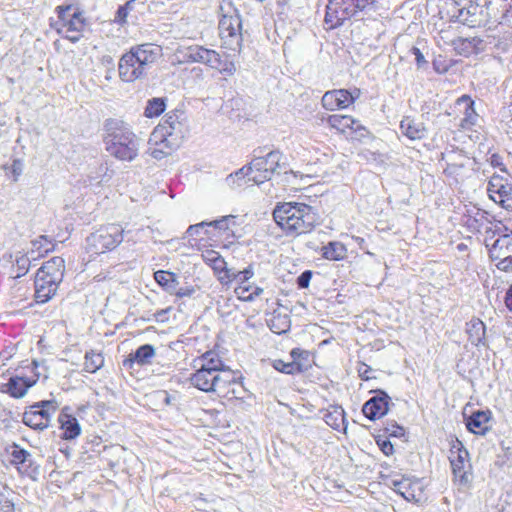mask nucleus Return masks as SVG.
<instances>
[{"label":"nucleus","mask_w":512,"mask_h":512,"mask_svg":"<svg viewBox=\"0 0 512 512\" xmlns=\"http://www.w3.org/2000/svg\"><path fill=\"white\" fill-rule=\"evenodd\" d=\"M273 218L287 236H299L311 232L317 224V213L305 203L284 202L273 210Z\"/></svg>","instance_id":"f257e3e1"},{"label":"nucleus","mask_w":512,"mask_h":512,"mask_svg":"<svg viewBox=\"0 0 512 512\" xmlns=\"http://www.w3.org/2000/svg\"><path fill=\"white\" fill-rule=\"evenodd\" d=\"M105 131L104 143L111 156L122 161H133L138 156L140 139L128 125L117 119H108Z\"/></svg>","instance_id":"f03ea898"},{"label":"nucleus","mask_w":512,"mask_h":512,"mask_svg":"<svg viewBox=\"0 0 512 512\" xmlns=\"http://www.w3.org/2000/svg\"><path fill=\"white\" fill-rule=\"evenodd\" d=\"M160 54V46L152 43L131 47L119 60V77L125 82H133L144 77Z\"/></svg>","instance_id":"7ed1b4c3"},{"label":"nucleus","mask_w":512,"mask_h":512,"mask_svg":"<svg viewBox=\"0 0 512 512\" xmlns=\"http://www.w3.org/2000/svg\"><path fill=\"white\" fill-rule=\"evenodd\" d=\"M377 0H328L324 22L327 29H335L346 20L374 10Z\"/></svg>","instance_id":"20e7f679"},{"label":"nucleus","mask_w":512,"mask_h":512,"mask_svg":"<svg viewBox=\"0 0 512 512\" xmlns=\"http://www.w3.org/2000/svg\"><path fill=\"white\" fill-rule=\"evenodd\" d=\"M219 36L223 45L233 51H240L242 46V21L238 10L231 4L220 6Z\"/></svg>","instance_id":"39448f33"},{"label":"nucleus","mask_w":512,"mask_h":512,"mask_svg":"<svg viewBox=\"0 0 512 512\" xmlns=\"http://www.w3.org/2000/svg\"><path fill=\"white\" fill-rule=\"evenodd\" d=\"M186 128L176 112L166 114L165 119L152 132L150 142L161 143L169 149L180 146L185 137Z\"/></svg>","instance_id":"423d86ee"},{"label":"nucleus","mask_w":512,"mask_h":512,"mask_svg":"<svg viewBox=\"0 0 512 512\" xmlns=\"http://www.w3.org/2000/svg\"><path fill=\"white\" fill-rule=\"evenodd\" d=\"M191 384L206 393L217 392L226 395L228 387L236 383L235 374L232 371L213 373L203 369H197L190 377Z\"/></svg>","instance_id":"0eeeda50"},{"label":"nucleus","mask_w":512,"mask_h":512,"mask_svg":"<svg viewBox=\"0 0 512 512\" xmlns=\"http://www.w3.org/2000/svg\"><path fill=\"white\" fill-rule=\"evenodd\" d=\"M56 11L61 22V28L57 32L70 42L77 43L87 26L83 12L79 8L74 9L72 4L57 6Z\"/></svg>","instance_id":"6e6552de"},{"label":"nucleus","mask_w":512,"mask_h":512,"mask_svg":"<svg viewBox=\"0 0 512 512\" xmlns=\"http://www.w3.org/2000/svg\"><path fill=\"white\" fill-rule=\"evenodd\" d=\"M123 233L118 224L103 226L86 238V249L96 255L111 251L123 241Z\"/></svg>","instance_id":"1a4fd4ad"},{"label":"nucleus","mask_w":512,"mask_h":512,"mask_svg":"<svg viewBox=\"0 0 512 512\" xmlns=\"http://www.w3.org/2000/svg\"><path fill=\"white\" fill-rule=\"evenodd\" d=\"M281 159L280 151H270L266 156L255 157L247 166V172L250 173L248 181L257 185L269 181L281 168Z\"/></svg>","instance_id":"9d476101"},{"label":"nucleus","mask_w":512,"mask_h":512,"mask_svg":"<svg viewBox=\"0 0 512 512\" xmlns=\"http://www.w3.org/2000/svg\"><path fill=\"white\" fill-rule=\"evenodd\" d=\"M57 410L58 403L55 400L34 403L23 413L22 422L32 429L44 430L50 425L51 418Z\"/></svg>","instance_id":"9b49d317"},{"label":"nucleus","mask_w":512,"mask_h":512,"mask_svg":"<svg viewBox=\"0 0 512 512\" xmlns=\"http://www.w3.org/2000/svg\"><path fill=\"white\" fill-rule=\"evenodd\" d=\"M491 0H469L459 11V17L471 27L487 25L491 18Z\"/></svg>","instance_id":"f8f14e48"},{"label":"nucleus","mask_w":512,"mask_h":512,"mask_svg":"<svg viewBox=\"0 0 512 512\" xmlns=\"http://www.w3.org/2000/svg\"><path fill=\"white\" fill-rule=\"evenodd\" d=\"M489 247V256L498 270L512 271V233L500 235Z\"/></svg>","instance_id":"ddd939ff"},{"label":"nucleus","mask_w":512,"mask_h":512,"mask_svg":"<svg viewBox=\"0 0 512 512\" xmlns=\"http://www.w3.org/2000/svg\"><path fill=\"white\" fill-rule=\"evenodd\" d=\"M450 462L453 474L461 484H467L471 481V463L469 452L463 444L457 440L450 450Z\"/></svg>","instance_id":"4468645a"},{"label":"nucleus","mask_w":512,"mask_h":512,"mask_svg":"<svg viewBox=\"0 0 512 512\" xmlns=\"http://www.w3.org/2000/svg\"><path fill=\"white\" fill-rule=\"evenodd\" d=\"M487 192L489 197L507 210H512V183L501 175L491 176Z\"/></svg>","instance_id":"2eb2a0df"},{"label":"nucleus","mask_w":512,"mask_h":512,"mask_svg":"<svg viewBox=\"0 0 512 512\" xmlns=\"http://www.w3.org/2000/svg\"><path fill=\"white\" fill-rule=\"evenodd\" d=\"M374 392L375 395L367 400L362 407L363 414L372 421L384 417L391 404V398L385 391L378 389Z\"/></svg>","instance_id":"dca6fc26"},{"label":"nucleus","mask_w":512,"mask_h":512,"mask_svg":"<svg viewBox=\"0 0 512 512\" xmlns=\"http://www.w3.org/2000/svg\"><path fill=\"white\" fill-rule=\"evenodd\" d=\"M39 377V372H36L33 377L12 376L7 383H0V392L7 393L13 398H22L28 389L36 384Z\"/></svg>","instance_id":"f3484780"},{"label":"nucleus","mask_w":512,"mask_h":512,"mask_svg":"<svg viewBox=\"0 0 512 512\" xmlns=\"http://www.w3.org/2000/svg\"><path fill=\"white\" fill-rule=\"evenodd\" d=\"M394 491L409 502H420L423 498V486L418 479L402 476L392 481Z\"/></svg>","instance_id":"a211bd4d"},{"label":"nucleus","mask_w":512,"mask_h":512,"mask_svg":"<svg viewBox=\"0 0 512 512\" xmlns=\"http://www.w3.org/2000/svg\"><path fill=\"white\" fill-rule=\"evenodd\" d=\"M62 281L41 276L36 273L35 276V298L38 303H46L57 292L58 286Z\"/></svg>","instance_id":"6ab92c4d"},{"label":"nucleus","mask_w":512,"mask_h":512,"mask_svg":"<svg viewBox=\"0 0 512 512\" xmlns=\"http://www.w3.org/2000/svg\"><path fill=\"white\" fill-rule=\"evenodd\" d=\"M475 102L469 95H462L455 102V107L463 114V118L460 122V127L463 129H469L476 125L478 120V114L475 111Z\"/></svg>","instance_id":"aec40b11"},{"label":"nucleus","mask_w":512,"mask_h":512,"mask_svg":"<svg viewBox=\"0 0 512 512\" xmlns=\"http://www.w3.org/2000/svg\"><path fill=\"white\" fill-rule=\"evenodd\" d=\"M491 412L478 410L466 418L467 429L476 435L484 436L491 429Z\"/></svg>","instance_id":"412c9836"},{"label":"nucleus","mask_w":512,"mask_h":512,"mask_svg":"<svg viewBox=\"0 0 512 512\" xmlns=\"http://www.w3.org/2000/svg\"><path fill=\"white\" fill-rule=\"evenodd\" d=\"M156 351L153 345L144 344L136 349L135 352L130 353L129 356L123 360V366L127 369H132L134 364L139 366H146L152 363Z\"/></svg>","instance_id":"4be33fe9"},{"label":"nucleus","mask_w":512,"mask_h":512,"mask_svg":"<svg viewBox=\"0 0 512 512\" xmlns=\"http://www.w3.org/2000/svg\"><path fill=\"white\" fill-rule=\"evenodd\" d=\"M400 130L410 140H421L427 136V129L424 123L411 117H404L402 119Z\"/></svg>","instance_id":"5701e85b"},{"label":"nucleus","mask_w":512,"mask_h":512,"mask_svg":"<svg viewBox=\"0 0 512 512\" xmlns=\"http://www.w3.org/2000/svg\"><path fill=\"white\" fill-rule=\"evenodd\" d=\"M65 271V261L62 257L56 256L46 261L37 271L41 276H45L56 281H62Z\"/></svg>","instance_id":"b1692460"},{"label":"nucleus","mask_w":512,"mask_h":512,"mask_svg":"<svg viewBox=\"0 0 512 512\" xmlns=\"http://www.w3.org/2000/svg\"><path fill=\"white\" fill-rule=\"evenodd\" d=\"M60 428L63 430L62 438L65 440H72L78 437L81 433V427L76 417L68 414L62 410L58 416Z\"/></svg>","instance_id":"393cba45"},{"label":"nucleus","mask_w":512,"mask_h":512,"mask_svg":"<svg viewBox=\"0 0 512 512\" xmlns=\"http://www.w3.org/2000/svg\"><path fill=\"white\" fill-rule=\"evenodd\" d=\"M466 332L468 334L469 341L474 346L485 345V332L486 328L484 323L478 319L473 318L466 324Z\"/></svg>","instance_id":"a878e982"},{"label":"nucleus","mask_w":512,"mask_h":512,"mask_svg":"<svg viewBox=\"0 0 512 512\" xmlns=\"http://www.w3.org/2000/svg\"><path fill=\"white\" fill-rule=\"evenodd\" d=\"M224 367H225V365H224L223 361L221 360V358L217 354L209 351V352H206L205 354H203V356L201 358V365L198 369H203V370L210 371L213 373H222L224 371H231L230 369H225Z\"/></svg>","instance_id":"bb28decb"},{"label":"nucleus","mask_w":512,"mask_h":512,"mask_svg":"<svg viewBox=\"0 0 512 512\" xmlns=\"http://www.w3.org/2000/svg\"><path fill=\"white\" fill-rule=\"evenodd\" d=\"M267 324L273 333L280 335L290 330L291 320L287 314L274 312Z\"/></svg>","instance_id":"cd10ccee"},{"label":"nucleus","mask_w":512,"mask_h":512,"mask_svg":"<svg viewBox=\"0 0 512 512\" xmlns=\"http://www.w3.org/2000/svg\"><path fill=\"white\" fill-rule=\"evenodd\" d=\"M347 255V249L344 244L337 241L329 242L322 248V256L328 260H342Z\"/></svg>","instance_id":"c85d7f7f"},{"label":"nucleus","mask_w":512,"mask_h":512,"mask_svg":"<svg viewBox=\"0 0 512 512\" xmlns=\"http://www.w3.org/2000/svg\"><path fill=\"white\" fill-rule=\"evenodd\" d=\"M327 123L331 128L338 130L340 133H346L347 130L354 128L356 119L349 115H330Z\"/></svg>","instance_id":"c756f323"},{"label":"nucleus","mask_w":512,"mask_h":512,"mask_svg":"<svg viewBox=\"0 0 512 512\" xmlns=\"http://www.w3.org/2000/svg\"><path fill=\"white\" fill-rule=\"evenodd\" d=\"M155 281L167 292L173 294L178 286L177 277L174 273L164 270H158L154 273Z\"/></svg>","instance_id":"7c9ffc66"},{"label":"nucleus","mask_w":512,"mask_h":512,"mask_svg":"<svg viewBox=\"0 0 512 512\" xmlns=\"http://www.w3.org/2000/svg\"><path fill=\"white\" fill-rule=\"evenodd\" d=\"M324 420L327 425L335 430H340L345 423V413L342 407L333 406L324 414Z\"/></svg>","instance_id":"2f4dec72"},{"label":"nucleus","mask_w":512,"mask_h":512,"mask_svg":"<svg viewBox=\"0 0 512 512\" xmlns=\"http://www.w3.org/2000/svg\"><path fill=\"white\" fill-rule=\"evenodd\" d=\"M104 365V357L100 352L87 351L84 357V370L88 373H95Z\"/></svg>","instance_id":"473e14b6"},{"label":"nucleus","mask_w":512,"mask_h":512,"mask_svg":"<svg viewBox=\"0 0 512 512\" xmlns=\"http://www.w3.org/2000/svg\"><path fill=\"white\" fill-rule=\"evenodd\" d=\"M360 90L355 88L354 90L338 89L337 90V104L338 109H345L354 103L356 99L360 97Z\"/></svg>","instance_id":"72a5a7b5"},{"label":"nucleus","mask_w":512,"mask_h":512,"mask_svg":"<svg viewBox=\"0 0 512 512\" xmlns=\"http://www.w3.org/2000/svg\"><path fill=\"white\" fill-rule=\"evenodd\" d=\"M166 99L156 97L148 100L144 115L147 118L157 117L165 111Z\"/></svg>","instance_id":"f704fd0d"},{"label":"nucleus","mask_w":512,"mask_h":512,"mask_svg":"<svg viewBox=\"0 0 512 512\" xmlns=\"http://www.w3.org/2000/svg\"><path fill=\"white\" fill-rule=\"evenodd\" d=\"M246 177L249 178L250 173L247 172V166H243L236 172L229 174L226 177L225 182L227 186H229L232 189H235L243 186L247 182Z\"/></svg>","instance_id":"c9c22d12"},{"label":"nucleus","mask_w":512,"mask_h":512,"mask_svg":"<svg viewBox=\"0 0 512 512\" xmlns=\"http://www.w3.org/2000/svg\"><path fill=\"white\" fill-rule=\"evenodd\" d=\"M205 262L210 265L216 273H222L225 270L226 262L224 258L216 251L209 250L203 255Z\"/></svg>","instance_id":"e433bc0d"},{"label":"nucleus","mask_w":512,"mask_h":512,"mask_svg":"<svg viewBox=\"0 0 512 512\" xmlns=\"http://www.w3.org/2000/svg\"><path fill=\"white\" fill-rule=\"evenodd\" d=\"M43 242H45V243L47 242V239H46L45 236H40L38 239L33 240L31 242L32 243V249H31V251L28 254H30L32 256L33 260H36V258L38 256L43 255V253H48L49 251L52 250V247H48Z\"/></svg>","instance_id":"4c0bfd02"},{"label":"nucleus","mask_w":512,"mask_h":512,"mask_svg":"<svg viewBox=\"0 0 512 512\" xmlns=\"http://www.w3.org/2000/svg\"><path fill=\"white\" fill-rule=\"evenodd\" d=\"M10 456L12 458L11 462L13 464H24L27 461H30L31 454L27 450L14 444L11 447Z\"/></svg>","instance_id":"58836bf2"},{"label":"nucleus","mask_w":512,"mask_h":512,"mask_svg":"<svg viewBox=\"0 0 512 512\" xmlns=\"http://www.w3.org/2000/svg\"><path fill=\"white\" fill-rule=\"evenodd\" d=\"M273 367L282 373L285 374H294L296 372H300V365L298 363L292 362H285L283 360L277 359L273 362Z\"/></svg>","instance_id":"ea45409f"},{"label":"nucleus","mask_w":512,"mask_h":512,"mask_svg":"<svg viewBox=\"0 0 512 512\" xmlns=\"http://www.w3.org/2000/svg\"><path fill=\"white\" fill-rule=\"evenodd\" d=\"M204 55L203 64H206L213 69H220L222 60L219 53H217L215 50L205 48Z\"/></svg>","instance_id":"a19ab883"},{"label":"nucleus","mask_w":512,"mask_h":512,"mask_svg":"<svg viewBox=\"0 0 512 512\" xmlns=\"http://www.w3.org/2000/svg\"><path fill=\"white\" fill-rule=\"evenodd\" d=\"M337 90L327 91L321 99L322 106L326 110L334 111L338 109Z\"/></svg>","instance_id":"79ce46f5"},{"label":"nucleus","mask_w":512,"mask_h":512,"mask_svg":"<svg viewBox=\"0 0 512 512\" xmlns=\"http://www.w3.org/2000/svg\"><path fill=\"white\" fill-rule=\"evenodd\" d=\"M32 256L30 254L22 255L16 259L17 275L16 277L24 276L31 265Z\"/></svg>","instance_id":"37998d69"},{"label":"nucleus","mask_w":512,"mask_h":512,"mask_svg":"<svg viewBox=\"0 0 512 512\" xmlns=\"http://www.w3.org/2000/svg\"><path fill=\"white\" fill-rule=\"evenodd\" d=\"M204 53H205L204 47L195 45V46H191L187 49L186 57L191 62L203 63L204 56H205Z\"/></svg>","instance_id":"c03bdc74"},{"label":"nucleus","mask_w":512,"mask_h":512,"mask_svg":"<svg viewBox=\"0 0 512 512\" xmlns=\"http://www.w3.org/2000/svg\"><path fill=\"white\" fill-rule=\"evenodd\" d=\"M14 492L6 485L0 486V508L14 507L12 495Z\"/></svg>","instance_id":"a18cd8bd"},{"label":"nucleus","mask_w":512,"mask_h":512,"mask_svg":"<svg viewBox=\"0 0 512 512\" xmlns=\"http://www.w3.org/2000/svg\"><path fill=\"white\" fill-rule=\"evenodd\" d=\"M350 130L354 134V138L359 141L371 137L370 131L365 126H363L358 120H356L354 128H351Z\"/></svg>","instance_id":"49530a36"},{"label":"nucleus","mask_w":512,"mask_h":512,"mask_svg":"<svg viewBox=\"0 0 512 512\" xmlns=\"http://www.w3.org/2000/svg\"><path fill=\"white\" fill-rule=\"evenodd\" d=\"M385 434L393 437H399L404 434V429L402 426L398 425L396 422L387 423L384 427Z\"/></svg>","instance_id":"de8ad7c7"},{"label":"nucleus","mask_w":512,"mask_h":512,"mask_svg":"<svg viewBox=\"0 0 512 512\" xmlns=\"http://www.w3.org/2000/svg\"><path fill=\"white\" fill-rule=\"evenodd\" d=\"M312 271L311 270H305L303 271L297 278L296 283L299 289H305L308 288L311 278H312Z\"/></svg>","instance_id":"09e8293b"},{"label":"nucleus","mask_w":512,"mask_h":512,"mask_svg":"<svg viewBox=\"0 0 512 512\" xmlns=\"http://www.w3.org/2000/svg\"><path fill=\"white\" fill-rule=\"evenodd\" d=\"M132 1H128L125 5L123 6H120L118 9H117V12H116V21L119 22V23H123L126 21V18L128 16V11L132 8Z\"/></svg>","instance_id":"8fccbe9b"},{"label":"nucleus","mask_w":512,"mask_h":512,"mask_svg":"<svg viewBox=\"0 0 512 512\" xmlns=\"http://www.w3.org/2000/svg\"><path fill=\"white\" fill-rule=\"evenodd\" d=\"M377 445L380 450L386 455L390 456L394 452V447L392 443L387 439H382L380 436L376 439Z\"/></svg>","instance_id":"3c124183"},{"label":"nucleus","mask_w":512,"mask_h":512,"mask_svg":"<svg viewBox=\"0 0 512 512\" xmlns=\"http://www.w3.org/2000/svg\"><path fill=\"white\" fill-rule=\"evenodd\" d=\"M357 372H358L359 377L364 381H368L373 378L370 375L372 372V368L363 362L358 363Z\"/></svg>","instance_id":"603ef678"},{"label":"nucleus","mask_w":512,"mask_h":512,"mask_svg":"<svg viewBox=\"0 0 512 512\" xmlns=\"http://www.w3.org/2000/svg\"><path fill=\"white\" fill-rule=\"evenodd\" d=\"M410 52L415 56V61L418 68H424L428 65V62L418 47L413 46L410 49Z\"/></svg>","instance_id":"864d4df0"},{"label":"nucleus","mask_w":512,"mask_h":512,"mask_svg":"<svg viewBox=\"0 0 512 512\" xmlns=\"http://www.w3.org/2000/svg\"><path fill=\"white\" fill-rule=\"evenodd\" d=\"M253 275H254V272H253L252 268L249 266L242 271H237L235 277H237L238 282L244 283V282L248 281L250 278H252Z\"/></svg>","instance_id":"5fc2aeb1"},{"label":"nucleus","mask_w":512,"mask_h":512,"mask_svg":"<svg viewBox=\"0 0 512 512\" xmlns=\"http://www.w3.org/2000/svg\"><path fill=\"white\" fill-rule=\"evenodd\" d=\"M224 272V275L223 276H219V281L221 283H225V284H228L232 281H237V277H235L236 275V271H233L232 269H228L227 267H225V270H223Z\"/></svg>","instance_id":"6e6d98bb"},{"label":"nucleus","mask_w":512,"mask_h":512,"mask_svg":"<svg viewBox=\"0 0 512 512\" xmlns=\"http://www.w3.org/2000/svg\"><path fill=\"white\" fill-rule=\"evenodd\" d=\"M157 145H163L165 146L164 144H161V143H158ZM173 149H169L167 147H164V148H153L150 152L151 156L155 159H161L163 158L164 156L170 154V152L172 151Z\"/></svg>","instance_id":"4d7b16f0"},{"label":"nucleus","mask_w":512,"mask_h":512,"mask_svg":"<svg viewBox=\"0 0 512 512\" xmlns=\"http://www.w3.org/2000/svg\"><path fill=\"white\" fill-rule=\"evenodd\" d=\"M194 292H195V289L191 286L181 287V288L176 287L173 294H175L179 298H183V297L192 296L194 294Z\"/></svg>","instance_id":"13d9d810"},{"label":"nucleus","mask_w":512,"mask_h":512,"mask_svg":"<svg viewBox=\"0 0 512 512\" xmlns=\"http://www.w3.org/2000/svg\"><path fill=\"white\" fill-rule=\"evenodd\" d=\"M23 171V164L19 159H16L13 161L11 166V172L14 176V181L16 182L19 178V176L22 174Z\"/></svg>","instance_id":"bf43d9fd"},{"label":"nucleus","mask_w":512,"mask_h":512,"mask_svg":"<svg viewBox=\"0 0 512 512\" xmlns=\"http://www.w3.org/2000/svg\"><path fill=\"white\" fill-rule=\"evenodd\" d=\"M230 217L231 216H224L221 219L208 222V226H213V227H215L217 229L225 230V229H227V220Z\"/></svg>","instance_id":"052dcab7"},{"label":"nucleus","mask_w":512,"mask_h":512,"mask_svg":"<svg viewBox=\"0 0 512 512\" xmlns=\"http://www.w3.org/2000/svg\"><path fill=\"white\" fill-rule=\"evenodd\" d=\"M205 226H208V222H206V221H202L200 223H197V224H194V225H190L188 227L186 233L188 235H190V236L195 235V234H199L200 229H202Z\"/></svg>","instance_id":"680f3d73"},{"label":"nucleus","mask_w":512,"mask_h":512,"mask_svg":"<svg viewBox=\"0 0 512 512\" xmlns=\"http://www.w3.org/2000/svg\"><path fill=\"white\" fill-rule=\"evenodd\" d=\"M219 70L227 75H233L236 71V67L233 62H225L223 66L221 65Z\"/></svg>","instance_id":"e2e57ef3"},{"label":"nucleus","mask_w":512,"mask_h":512,"mask_svg":"<svg viewBox=\"0 0 512 512\" xmlns=\"http://www.w3.org/2000/svg\"><path fill=\"white\" fill-rule=\"evenodd\" d=\"M506 307L512 311V284L509 286V288L506 291L505 299H504Z\"/></svg>","instance_id":"0e129e2a"},{"label":"nucleus","mask_w":512,"mask_h":512,"mask_svg":"<svg viewBox=\"0 0 512 512\" xmlns=\"http://www.w3.org/2000/svg\"><path fill=\"white\" fill-rule=\"evenodd\" d=\"M263 293V289L260 287H255L253 292L250 293V295L246 298L249 301H252L256 297L260 296Z\"/></svg>","instance_id":"69168bd1"},{"label":"nucleus","mask_w":512,"mask_h":512,"mask_svg":"<svg viewBox=\"0 0 512 512\" xmlns=\"http://www.w3.org/2000/svg\"><path fill=\"white\" fill-rule=\"evenodd\" d=\"M303 353H305V351H303L302 349L294 348V349L291 350L290 355H291L292 359L295 361L296 359L301 357V355Z\"/></svg>","instance_id":"338daca9"},{"label":"nucleus","mask_w":512,"mask_h":512,"mask_svg":"<svg viewBox=\"0 0 512 512\" xmlns=\"http://www.w3.org/2000/svg\"><path fill=\"white\" fill-rule=\"evenodd\" d=\"M0 512H15L14 507L0 508Z\"/></svg>","instance_id":"774afa93"}]
</instances>
